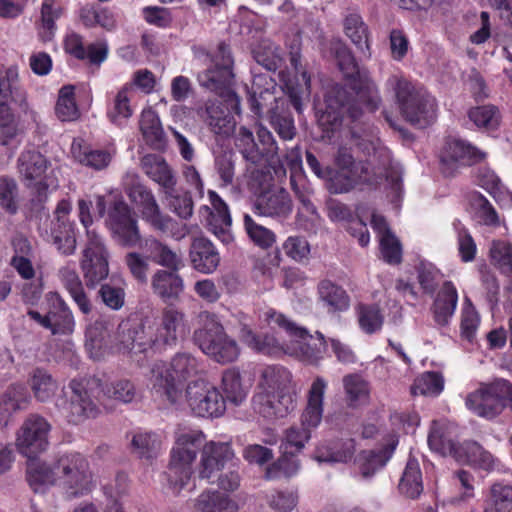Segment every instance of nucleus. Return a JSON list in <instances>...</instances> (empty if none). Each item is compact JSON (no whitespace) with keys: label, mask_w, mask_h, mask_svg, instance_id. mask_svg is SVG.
I'll list each match as a JSON object with an SVG mask.
<instances>
[{"label":"nucleus","mask_w":512,"mask_h":512,"mask_svg":"<svg viewBox=\"0 0 512 512\" xmlns=\"http://www.w3.org/2000/svg\"><path fill=\"white\" fill-rule=\"evenodd\" d=\"M28 383L34 397L40 402L51 399L58 389L57 381L44 368L33 369L29 374Z\"/></svg>","instance_id":"a19ab883"},{"label":"nucleus","mask_w":512,"mask_h":512,"mask_svg":"<svg viewBox=\"0 0 512 512\" xmlns=\"http://www.w3.org/2000/svg\"><path fill=\"white\" fill-rule=\"evenodd\" d=\"M399 491L410 499L418 498L423 492L422 473L416 459H409L399 482Z\"/></svg>","instance_id":"c03bdc74"},{"label":"nucleus","mask_w":512,"mask_h":512,"mask_svg":"<svg viewBox=\"0 0 512 512\" xmlns=\"http://www.w3.org/2000/svg\"><path fill=\"white\" fill-rule=\"evenodd\" d=\"M208 197L211 204L202 206L200 214L206 218V225L221 242L228 244L232 241L231 224L232 219L227 204L213 190L208 191Z\"/></svg>","instance_id":"4be33fe9"},{"label":"nucleus","mask_w":512,"mask_h":512,"mask_svg":"<svg viewBox=\"0 0 512 512\" xmlns=\"http://www.w3.org/2000/svg\"><path fill=\"white\" fill-rule=\"evenodd\" d=\"M102 392L108 398L124 404L132 403L138 396L136 386L128 379L107 383L102 387Z\"/></svg>","instance_id":"e2e57ef3"},{"label":"nucleus","mask_w":512,"mask_h":512,"mask_svg":"<svg viewBox=\"0 0 512 512\" xmlns=\"http://www.w3.org/2000/svg\"><path fill=\"white\" fill-rule=\"evenodd\" d=\"M255 410L267 419L284 418L296 408L297 388L292 373L284 366H266L260 374Z\"/></svg>","instance_id":"f03ea898"},{"label":"nucleus","mask_w":512,"mask_h":512,"mask_svg":"<svg viewBox=\"0 0 512 512\" xmlns=\"http://www.w3.org/2000/svg\"><path fill=\"white\" fill-rule=\"evenodd\" d=\"M109 252L102 237L94 230H87V243L82 251L80 268L85 285L94 289L109 275Z\"/></svg>","instance_id":"dca6fc26"},{"label":"nucleus","mask_w":512,"mask_h":512,"mask_svg":"<svg viewBox=\"0 0 512 512\" xmlns=\"http://www.w3.org/2000/svg\"><path fill=\"white\" fill-rule=\"evenodd\" d=\"M313 429L306 427L300 423L299 425H292L284 432L281 447L284 449V456L281 457L277 462L273 463L266 470V478L273 479L279 476L280 471L287 476H290L297 472L299 463L291 456L300 453L306 443L311 438V431Z\"/></svg>","instance_id":"aec40b11"},{"label":"nucleus","mask_w":512,"mask_h":512,"mask_svg":"<svg viewBox=\"0 0 512 512\" xmlns=\"http://www.w3.org/2000/svg\"><path fill=\"white\" fill-rule=\"evenodd\" d=\"M130 92H132V85L126 84L123 86L117 92L111 107L108 109L107 117L113 124L117 126L124 124V122L128 120L133 114V109L130 105L129 98Z\"/></svg>","instance_id":"09e8293b"},{"label":"nucleus","mask_w":512,"mask_h":512,"mask_svg":"<svg viewBox=\"0 0 512 512\" xmlns=\"http://www.w3.org/2000/svg\"><path fill=\"white\" fill-rule=\"evenodd\" d=\"M326 388L327 382L320 376H317L312 382L307 394V404L300 418L302 425L315 429L321 423Z\"/></svg>","instance_id":"2f4dec72"},{"label":"nucleus","mask_w":512,"mask_h":512,"mask_svg":"<svg viewBox=\"0 0 512 512\" xmlns=\"http://www.w3.org/2000/svg\"><path fill=\"white\" fill-rule=\"evenodd\" d=\"M139 125L144 140L151 148L161 150L165 147V133L155 111L152 109L143 110Z\"/></svg>","instance_id":"e433bc0d"},{"label":"nucleus","mask_w":512,"mask_h":512,"mask_svg":"<svg viewBox=\"0 0 512 512\" xmlns=\"http://www.w3.org/2000/svg\"><path fill=\"white\" fill-rule=\"evenodd\" d=\"M427 442L430 449L440 455L456 451V443L450 438L446 426L438 421L432 422Z\"/></svg>","instance_id":"5fc2aeb1"},{"label":"nucleus","mask_w":512,"mask_h":512,"mask_svg":"<svg viewBox=\"0 0 512 512\" xmlns=\"http://www.w3.org/2000/svg\"><path fill=\"white\" fill-rule=\"evenodd\" d=\"M463 450L467 464L476 469L490 472L498 467V459L475 441L466 443Z\"/></svg>","instance_id":"8fccbe9b"},{"label":"nucleus","mask_w":512,"mask_h":512,"mask_svg":"<svg viewBox=\"0 0 512 512\" xmlns=\"http://www.w3.org/2000/svg\"><path fill=\"white\" fill-rule=\"evenodd\" d=\"M147 241V256L139 252H129L125 255L124 263L127 266L132 277L140 284H146L148 281V274L150 270V241Z\"/></svg>","instance_id":"0e129e2a"},{"label":"nucleus","mask_w":512,"mask_h":512,"mask_svg":"<svg viewBox=\"0 0 512 512\" xmlns=\"http://www.w3.org/2000/svg\"><path fill=\"white\" fill-rule=\"evenodd\" d=\"M264 320L272 328L285 330L293 339L288 343L286 354L310 365H318L327 352V342L321 332L309 331L290 320L284 314L270 308L264 312Z\"/></svg>","instance_id":"0eeeda50"},{"label":"nucleus","mask_w":512,"mask_h":512,"mask_svg":"<svg viewBox=\"0 0 512 512\" xmlns=\"http://www.w3.org/2000/svg\"><path fill=\"white\" fill-rule=\"evenodd\" d=\"M183 400L199 417H217L225 410L224 397L203 377L188 382L183 390Z\"/></svg>","instance_id":"f3484780"},{"label":"nucleus","mask_w":512,"mask_h":512,"mask_svg":"<svg viewBox=\"0 0 512 512\" xmlns=\"http://www.w3.org/2000/svg\"><path fill=\"white\" fill-rule=\"evenodd\" d=\"M55 110L58 118L62 121L77 119L79 112L74 99L73 86L68 85L60 89Z\"/></svg>","instance_id":"774afa93"},{"label":"nucleus","mask_w":512,"mask_h":512,"mask_svg":"<svg viewBox=\"0 0 512 512\" xmlns=\"http://www.w3.org/2000/svg\"><path fill=\"white\" fill-rule=\"evenodd\" d=\"M325 103L321 121L333 132L342 125L344 117L352 113L350 92L347 88L336 85L326 94Z\"/></svg>","instance_id":"b1692460"},{"label":"nucleus","mask_w":512,"mask_h":512,"mask_svg":"<svg viewBox=\"0 0 512 512\" xmlns=\"http://www.w3.org/2000/svg\"><path fill=\"white\" fill-rule=\"evenodd\" d=\"M17 169L24 185L31 190L33 200L43 203L51 191L58 187V179L49 161L38 151L27 150L20 154Z\"/></svg>","instance_id":"9b49d317"},{"label":"nucleus","mask_w":512,"mask_h":512,"mask_svg":"<svg viewBox=\"0 0 512 512\" xmlns=\"http://www.w3.org/2000/svg\"><path fill=\"white\" fill-rule=\"evenodd\" d=\"M243 222L249 239L256 246L262 249H269L275 244V233L269 228L259 224L252 216L245 214Z\"/></svg>","instance_id":"6e6d98bb"},{"label":"nucleus","mask_w":512,"mask_h":512,"mask_svg":"<svg viewBox=\"0 0 512 512\" xmlns=\"http://www.w3.org/2000/svg\"><path fill=\"white\" fill-rule=\"evenodd\" d=\"M71 153L79 163L95 170L105 169L112 160L110 152L92 149L82 140H74L72 142Z\"/></svg>","instance_id":"c9c22d12"},{"label":"nucleus","mask_w":512,"mask_h":512,"mask_svg":"<svg viewBox=\"0 0 512 512\" xmlns=\"http://www.w3.org/2000/svg\"><path fill=\"white\" fill-rule=\"evenodd\" d=\"M486 157V152L471 142L459 137L448 136L439 152L440 170L445 177H455L462 168L481 163Z\"/></svg>","instance_id":"f8f14e48"},{"label":"nucleus","mask_w":512,"mask_h":512,"mask_svg":"<svg viewBox=\"0 0 512 512\" xmlns=\"http://www.w3.org/2000/svg\"><path fill=\"white\" fill-rule=\"evenodd\" d=\"M212 66L198 74L199 84L220 95L234 82V60L228 45L221 42L211 59Z\"/></svg>","instance_id":"6ab92c4d"},{"label":"nucleus","mask_w":512,"mask_h":512,"mask_svg":"<svg viewBox=\"0 0 512 512\" xmlns=\"http://www.w3.org/2000/svg\"><path fill=\"white\" fill-rule=\"evenodd\" d=\"M396 102L402 117L410 125L424 129L437 119L436 98L406 78H396L394 85Z\"/></svg>","instance_id":"6e6552de"},{"label":"nucleus","mask_w":512,"mask_h":512,"mask_svg":"<svg viewBox=\"0 0 512 512\" xmlns=\"http://www.w3.org/2000/svg\"><path fill=\"white\" fill-rule=\"evenodd\" d=\"M172 211L182 219H188L193 214V200L190 194L183 191L178 184L173 189L162 193Z\"/></svg>","instance_id":"680f3d73"},{"label":"nucleus","mask_w":512,"mask_h":512,"mask_svg":"<svg viewBox=\"0 0 512 512\" xmlns=\"http://www.w3.org/2000/svg\"><path fill=\"white\" fill-rule=\"evenodd\" d=\"M122 185L130 201L140 210L142 219L156 230L167 231L170 218L162 215L153 192L141 182L139 175L128 171Z\"/></svg>","instance_id":"ddd939ff"},{"label":"nucleus","mask_w":512,"mask_h":512,"mask_svg":"<svg viewBox=\"0 0 512 512\" xmlns=\"http://www.w3.org/2000/svg\"><path fill=\"white\" fill-rule=\"evenodd\" d=\"M140 167L151 181L158 184L161 193L170 192L178 184L176 171L161 155L146 154L140 159Z\"/></svg>","instance_id":"cd10ccee"},{"label":"nucleus","mask_w":512,"mask_h":512,"mask_svg":"<svg viewBox=\"0 0 512 512\" xmlns=\"http://www.w3.org/2000/svg\"><path fill=\"white\" fill-rule=\"evenodd\" d=\"M378 242L383 262L391 266H398L403 262V245L394 232L381 235Z\"/></svg>","instance_id":"13d9d810"},{"label":"nucleus","mask_w":512,"mask_h":512,"mask_svg":"<svg viewBox=\"0 0 512 512\" xmlns=\"http://www.w3.org/2000/svg\"><path fill=\"white\" fill-rule=\"evenodd\" d=\"M106 225L112 238L122 247H136L142 240L138 221L122 196L115 197L111 202Z\"/></svg>","instance_id":"2eb2a0df"},{"label":"nucleus","mask_w":512,"mask_h":512,"mask_svg":"<svg viewBox=\"0 0 512 512\" xmlns=\"http://www.w3.org/2000/svg\"><path fill=\"white\" fill-rule=\"evenodd\" d=\"M268 119L281 139L292 140L295 137L296 127L287 102L271 108Z\"/></svg>","instance_id":"49530a36"},{"label":"nucleus","mask_w":512,"mask_h":512,"mask_svg":"<svg viewBox=\"0 0 512 512\" xmlns=\"http://www.w3.org/2000/svg\"><path fill=\"white\" fill-rule=\"evenodd\" d=\"M252 53L255 61L268 71H276L282 65L281 49L269 40L259 42Z\"/></svg>","instance_id":"603ef678"},{"label":"nucleus","mask_w":512,"mask_h":512,"mask_svg":"<svg viewBox=\"0 0 512 512\" xmlns=\"http://www.w3.org/2000/svg\"><path fill=\"white\" fill-rule=\"evenodd\" d=\"M199 115L216 135L227 137L235 128L233 117L217 103H207L205 109L199 111Z\"/></svg>","instance_id":"f704fd0d"},{"label":"nucleus","mask_w":512,"mask_h":512,"mask_svg":"<svg viewBox=\"0 0 512 512\" xmlns=\"http://www.w3.org/2000/svg\"><path fill=\"white\" fill-rule=\"evenodd\" d=\"M50 239L62 254L71 255L75 252V232L73 224L68 220H55L52 222Z\"/></svg>","instance_id":"79ce46f5"},{"label":"nucleus","mask_w":512,"mask_h":512,"mask_svg":"<svg viewBox=\"0 0 512 512\" xmlns=\"http://www.w3.org/2000/svg\"><path fill=\"white\" fill-rule=\"evenodd\" d=\"M358 323L366 334H373L381 330L384 316L377 305L361 304L358 307Z\"/></svg>","instance_id":"69168bd1"},{"label":"nucleus","mask_w":512,"mask_h":512,"mask_svg":"<svg viewBox=\"0 0 512 512\" xmlns=\"http://www.w3.org/2000/svg\"><path fill=\"white\" fill-rule=\"evenodd\" d=\"M20 194L15 179L0 176V207L9 215H15L19 210Z\"/></svg>","instance_id":"052dcab7"},{"label":"nucleus","mask_w":512,"mask_h":512,"mask_svg":"<svg viewBox=\"0 0 512 512\" xmlns=\"http://www.w3.org/2000/svg\"><path fill=\"white\" fill-rule=\"evenodd\" d=\"M398 440L383 445L379 449H366L354 457L358 475L364 480H370L382 470L393 457Z\"/></svg>","instance_id":"a878e982"},{"label":"nucleus","mask_w":512,"mask_h":512,"mask_svg":"<svg viewBox=\"0 0 512 512\" xmlns=\"http://www.w3.org/2000/svg\"><path fill=\"white\" fill-rule=\"evenodd\" d=\"M511 391L510 381L502 378L480 386L466 397V407L475 415L493 419L505 409L506 397Z\"/></svg>","instance_id":"4468645a"},{"label":"nucleus","mask_w":512,"mask_h":512,"mask_svg":"<svg viewBox=\"0 0 512 512\" xmlns=\"http://www.w3.org/2000/svg\"><path fill=\"white\" fill-rule=\"evenodd\" d=\"M243 341L258 353L280 357L287 355L288 343H280L275 336L269 334H255L249 329H243Z\"/></svg>","instance_id":"4c0bfd02"},{"label":"nucleus","mask_w":512,"mask_h":512,"mask_svg":"<svg viewBox=\"0 0 512 512\" xmlns=\"http://www.w3.org/2000/svg\"><path fill=\"white\" fill-rule=\"evenodd\" d=\"M183 330L184 314L172 306L164 308L161 324L157 328L155 338H153L155 348L175 344Z\"/></svg>","instance_id":"473e14b6"},{"label":"nucleus","mask_w":512,"mask_h":512,"mask_svg":"<svg viewBox=\"0 0 512 512\" xmlns=\"http://www.w3.org/2000/svg\"><path fill=\"white\" fill-rule=\"evenodd\" d=\"M354 188L376 190L383 182H390L392 189L398 190L401 177L389 171L388 153L376 147L370 140L359 139L354 132Z\"/></svg>","instance_id":"39448f33"},{"label":"nucleus","mask_w":512,"mask_h":512,"mask_svg":"<svg viewBox=\"0 0 512 512\" xmlns=\"http://www.w3.org/2000/svg\"><path fill=\"white\" fill-rule=\"evenodd\" d=\"M49 303L48 329L52 334H71L74 331L75 321L66 302L58 294H52Z\"/></svg>","instance_id":"72a5a7b5"},{"label":"nucleus","mask_w":512,"mask_h":512,"mask_svg":"<svg viewBox=\"0 0 512 512\" xmlns=\"http://www.w3.org/2000/svg\"><path fill=\"white\" fill-rule=\"evenodd\" d=\"M151 262L162 267L150 278L153 294L165 303L178 301L184 292V280L179 271L185 267L180 250H174L167 243L156 238L150 241Z\"/></svg>","instance_id":"20e7f679"},{"label":"nucleus","mask_w":512,"mask_h":512,"mask_svg":"<svg viewBox=\"0 0 512 512\" xmlns=\"http://www.w3.org/2000/svg\"><path fill=\"white\" fill-rule=\"evenodd\" d=\"M204 440V434L198 430L184 431L178 434L166 472L169 488L174 494H178L190 480L192 464L197 450L203 445Z\"/></svg>","instance_id":"1a4fd4ad"},{"label":"nucleus","mask_w":512,"mask_h":512,"mask_svg":"<svg viewBox=\"0 0 512 512\" xmlns=\"http://www.w3.org/2000/svg\"><path fill=\"white\" fill-rule=\"evenodd\" d=\"M371 57L369 32L360 16L354 14V122L363 113L376 112L382 98L370 72L359 66V61Z\"/></svg>","instance_id":"7ed1b4c3"},{"label":"nucleus","mask_w":512,"mask_h":512,"mask_svg":"<svg viewBox=\"0 0 512 512\" xmlns=\"http://www.w3.org/2000/svg\"><path fill=\"white\" fill-rule=\"evenodd\" d=\"M72 391L69 402L62 401L57 406L69 423L79 424L86 419L95 418L100 408L92 399V387H86L81 382L72 380L69 384Z\"/></svg>","instance_id":"412c9836"},{"label":"nucleus","mask_w":512,"mask_h":512,"mask_svg":"<svg viewBox=\"0 0 512 512\" xmlns=\"http://www.w3.org/2000/svg\"><path fill=\"white\" fill-rule=\"evenodd\" d=\"M234 458V452L229 443L210 441L202 447L199 476L211 481L216 474Z\"/></svg>","instance_id":"393cba45"},{"label":"nucleus","mask_w":512,"mask_h":512,"mask_svg":"<svg viewBox=\"0 0 512 512\" xmlns=\"http://www.w3.org/2000/svg\"><path fill=\"white\" fill-rule=\"evenodd\" d=\"M254 209L259 216L282 220L292 213L293 202L287 190L274 186L258 194Z\"/></svg>","instance_id":"5701e85b"},{"label":"nucleus","mask_w":512,"mask_h":512,"mask_svg":"<svg viewBox=\"0 0 512 512\" xmlns=\"http://www.w3.org/2000/svg\"><path fill=\"white\" fill-rule=\"evenodd\" d=\"M458 304V291L450 280L444 281L435 295L431 313L436 325L446 327L450 324Z\"/></svg>","instance_id":"c85d7f7f"},{"label":"nucleus","mask_w":512,"mask_h":512,"mask_svg":"<svg viewBox=\"0 0 512 512\" xmlns=\"http://www.w3.org/2000/svg\"><path fill=\"white\" fill-rule=\"evenodd\" d=\"M203 364L189 353L176 354L167 367L157 364L152 369L153 388L172 404L183 401V383L203 377Z\"/></svg>","instance_id":"423d86ee"},{"label":"nucleus","mask_w":512,"mask_h":512,"mask_svg":"<svg viewBox=\"0 0 512 512\" xmlns=\"http://www.w3.org/2000/svg\"><path fill=\"white\" fill-rule=\"evenodd\" d=\"M0 99H11L19 106L26 105V92L19 83L16 67L0 71Z\"/></svg>","instance_id":"37998d69"},{"label":"nucleus","mask_w":512,"mask_h":512,"mask_svg":"<svg viewBox=\"0 0 512 512\" xmlns=\"http://www.w3.org/2000/svg\"><path fill=\"white\" fill-rule=\"evenodd\" d=\"M118 349L132 354L145 353L155 348L153 337H147L139 324L121 323L118 327Z\"/></svg>","instance_id":"7c9ffc66"},{"label":"nucleus","mask_w":512,"mask_h":512,"mask_svg":"<svg viewBox=\"0 0 512 512\" xmlns=\"http://www.w3.org/2000/svg\"><path fill=\"white\" fill-rule=\"evenodd\" d=\"M234 143L243 158L251 164H256L262 159L263 153L255 142L253 132L247 127H239Z\"/></svg>","instance_id":"bf43d9fd"},{"label":"nucleus","mask_w":512,"mask_h":512,"mask_svg":"<svg viewBox=\"0 0 512 512\" xmlns=\"http://www.w3.org/2000/svg\"><path fill=\"white\" fill-rule=\"evenodd\" d=\"M27 480L36 493L57 486L67 499L87 495L95 486L88 460L76 452L60 456L51 465L32 461L27 465Z\"/></svg>","instance_id":"f257e3e1"},{"label":"nucleus","mask_w":512,"mask_h":512,"mask_svg":"<svg viewBox=\"0 0 512 512\" xmlns=\"http://www.w3.org/2000/svg\"><path fill=\"white\" fill-rule=\"evenodd\" d=\"M51 425L42 416H28L16 433L15 445L18 452L29 459L28 465L47 450Z\"/></svg>","instance_id":"a211bd4d"},{"label":"nucleus","mask_w":512,"mask_h":512,"mask_svg":"<svg viewBox=\"0 0 512 512\" xmlns=\"http://www.w3.org/2000/svg\"><path fill=\"white\" fill-rule=\"evenodd\" d=\"M193 512H237V504L218 491H207L195 500Z\"/></svg>","instance_id":"58836bf2"},{"label":"nucleus","mask_w":512,"mask_h":512,"mask_svg":"<svg viewBox=\"0 0 512 512\" xmlns=\"http://www.w3.org/2000/svg\"><path fill=\"white\" fill-rule=\"evenodd\" d=\"M468 118L478 128L493 131L500 126L501 114L497 106L488 104L470 108Z\"/></svg>","instance_id":"864d4df0"},{"label":"nucleus","mask_w":512,"mask_h":512,"mask_svg":"<svg viewBox=\"0 0 512 512\" xmlns=\"http://www.w3.org/2000/svg\"><path fill=\"white\" fill-rule=\"evenodd\" d=\"M222 389L226 399L235 405L241 404L248 394L247 387L241 382L240 372L234 368L223 373Z\"/></svg>","instance_id":"4d7b16f0"},{"label":"nucleus","mask_w":512,"mask_h":512,"mask_svg":"<svg viewBox=\"0 0 512 512\" xmlns=\"http://www.w3.org/2000/svg\"><path fill=\"white\" fill-rule=\"evenodd\" d=\"M330 193H348L352 189V147L341 145L334 156V170L329 172Z\"/></svg>","instance_id":"bb28decb"},{"label":"nucleus","mask_w":512,"mask_h":512,"mask_svg":"<svg viewBox=\"0 0 512 512\" xmlns=\"http://www.w3.org/2000/svg\"><path fill=\"white\" fill-rule=\"evenodd\" d=\"M489 255L491 261L503 274H512V244L504 240H494Z\"/></svg>","instance_id":"338daca9"},{"label":"nucleus","mask_w":512,"mask_h":512,"mask_svg":"<svg viewBox=\"0 0 512 512\" xmlns=\"http://www.w3.org/2000/svg\"><path fill=\"white\" fill-rule=\"evenodd\" d=\"M27 402L26 388L21 384H15L8 389L0 397V420L7 424L10 416L20 410Z\"/></svg>","instance_id":"a18cd8bd"},{"label":"nucleus","mask_w":512,"mask_h":512,"mask_svg":"<svg viewBox=\"0 0 512 512\" xmlns=\"http://www.w3.org/2000/svg\"><path fill=\"white\" fill-rule=\"evenodd\" d=\"M266 84L268 87L264 90H260L256 82H254L252 87L253 94L250 97V106L253 113L258 117H261L264 112H266L269 117L271 108L286 103L285 99L276 97L274 91L271 90L275 88V83L272 79L266 82Z\"/></svg>","instance_id":"ea45409f"},{"label":"nucleus","mask_w":512,"mask_h":512,"mask_svg":"<svg viewBox=\"0 0 512 512\" xmlns=\"http://www.w3.org/2000/svg\"><path fill=\"white\" fill-rule=\"evenodd\" d=\"M161 447L159 435L153 432L140 431L132 435L131 452L139 458L150 459L157 455Z\"/></svg>","instance_id":"de8ad7c7"},{"label":"nucleus","mask_w":512,"mask_h":512,"mask_svg":"<svg viewBox=\"0 0 512 512\" xmlns=\"http://www.w3.org/2000/svg\"><path fill=\"white\" fill-rule=\"evenodd\" d=\"M318 293L320 299L333 311H342L349 307V296L346 291L330 280L320 282Z\"/></svg>","instance_id":"3c124183"},{"label":"nucleus","mask_w":512,"mask_h":512,"mask_svg":"<svg viewBox=\"0 0 512 512\" xmlns=\"http://www.w3.org/2000/svg\"><path fill=\"white\" fill-rule=\"evenodd\" d=\"M192 267L203 274L213 273L220 264V255L213 243L203 237H193L189 248Z\"/></svg>","instance_id":"c756f323"},{"label":"nucleus","mask_w":512,"mask_h":512,"mask_svg":"<svg viewBox=\"0 0 512 512\" xmlns=\"http://www.w3.org/2000/svg\"><path fill=\"white\" fill-rule=\"evenodd\" d=\"M202 326L194 332L195 343L199 348L218 363L235 361L240 349L237 342L228 336L222 324L214 314H200Z\"/></svg>","instance_id":"9d476101"}]
</instances>
